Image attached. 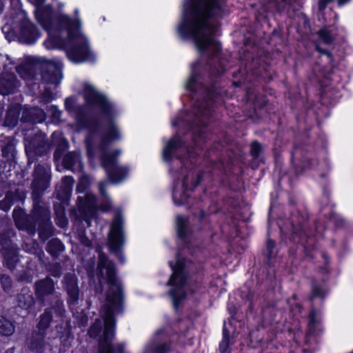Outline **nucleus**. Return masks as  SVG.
<instances>
[{"label":"nucleus","mask_w":353,"mask_h":353,"mask_svg":"<svg viewBox=\"0 0 353 353\" xmlns=\"http://www.w3.org/2000/svg\"><path fill=\"white\" fill-rule=\"evenodd\" d=\"M95 196L92 194H86L84 196L77 197V203L80 212L83 210L90 208L95 202Z\"/></svg>","instance_id":"obj_45"},{"label":"nucleus","mask_w":353,"mask_h":353,"mask_svg":"<svg viewBox=\"0 0 353 353\" xmlns=\"http://www.w3.org/2000/svg\"><path fill=\"white\" fill-rule=\"evenodd\" d=\"M74 179L72 176H65L61 179V183L59 187L72 192Z\"/></svg>","instance_id":"obj_58"},{"label":"nucleus","mask_w":353,"mask_h":353,"mask_svg":"<svg viewBox=\"0 0 353 353\" xmlns=\"http://www.w3.org/2000/svg\"><path fill=\"white\" fill-rule=\"evenodd\" d=\"M104 309V330L103 336L98 342L97 353H111L116 350L117 344H113L116 329L115 312H123L118 310L111 305H106Z\"/></svg>","instance_id":"obj_9"},{"label":"nucleus","mask_w":353,"mask_h":353,"mask_svg":"<svg viewBox=\"0 0 353 353\" xmlns=\"http://www.w3.org/2000/svg\"><path fill=\"white\" fill-rule=\"evenodd\" d=\"M60 323L56 325V330L59 338H69L71 335L72 326L70 319H66L59 321Z\"/></svg>","instance_id":"obj_42"},{"label":"nucleus","mask_w":353,"mask_h":353,"mask_svg":"<svg viewBox=\"0 0 353 353\" xmlns=\"http://www.w3.org/2000/svg\"><path fill=\"white\" fill-rule=\"evenodd\" d=\"M78 155L75 152H68L62 159V165L68 170H73L77 163Z\"/></svg>","instance_id":"obj_48"},{"label":"nucleus","mask_w":353,"mask_h":353,"mask_svg":"<svg viewBox=\"0 0 353 353\" xmlns=\"http://www.w3.org/2000/svg\"><path fill=\"white\" fill-rule=\"evenodd\" d=\"M10 196L5 194L4 198L0 201V210L7 212H8L11 207L13 205L12 203L10 201Z\"/></svg>","instance_id":"obj_61"},{"label":"nucleus","mask_w":353,"mask_h":353,"mask_svg":"<svg viewBox=\"0 0 353 353\" xmlns=\"http://www.w3.org/2000/svg\"><path fill=\"white\" fill-rule=\"evenodd\" d=\"M329 293V290L317 283L315 279L310 282V292L308 300L313 302L316 299L324 301Z\"/></svg>","instance_id":"obj_32"},{"label":"nucleus","mask_w":353,"mask_h":353,"mask_svg":"<svg viewBox=\"0 0 353 353\" xmlns=\"http://www.w3.org/2000/svg\"><path fill=\"white\" fill-rule=\"evenodd\" d=\"M201 69V63L199 61L192 63L190 75L185 85V88L188 92L196 94L198 92V88L204 86L203 83L199 82V80L202 79L200 72Z\"/></svg>","instance_id":"obj_24"},{"label":"nucleus","mask_w":353,"mask_h":353,"mask_svg":"<svg viewBox=\"0 0 353 353\" xmlns=\"http://www.w3.org/2000/svg\"><path fill=\"white\" fill-rule=\"evenodd\" d=\"M276 249L275 241L268 238L266 240L265 248L262 251V254L264 256V263L265 265L270 267L272 259L276 256L278 253Z\"/></svg>","instance_id":"obj_36"},{"label":"nucleus","mask_w":353,"mask_h":353,"mask_svg":"<svg viewBox=\"0 0 353 353\" xmlns=\"http://www.w3.org/2000/svg\"><path fill=\"white\" fill-rule=\"evenodd\" d=\"M46 333L32 331L30 338L27 339V346L30 351L35 353H42L45 347V337Z\"/></svg>","instance_id":"obj_29"},{"label":"nucleus","mask_w":353,"mask_h":353,"mask_svg":"<svg viewBox=\"0 0 353 353\" xmlns=\"http://www.w3.org/2000/svg\"><path fill=\"white\" fill-rule=\"evenodd\" d=\"M41 37L38 27L29 19L22 20L19 24V40L26 44L32 45Z\"/></svg>","instance_id":"obj_18"},{"label":"nucleus","mask_w":353,"mask_h":353,"mask_svg":"<svg viewBox=\"0 0 353 353\" xmlns=\"http://www.w3.org/2000/svg\"><path fill=\"white\" fill-rule=\"evenodd\" d=\"M319 39L327 45L332 43L334 38L331 34V32L326 28H321L318 32Z\"/></svg>","instance_id":"obj_55"},{"label":"nucleus","mask_w":353,"mask_h":353,"mask_svg":"<svg viewBox=\"0 0 353 353\" xmlns=\"http://www.w3.org/2000/svg\"><path fill=\"white\" fill-rule=\"evenodd\" d=\"M222 334L223 336L219 345V351L220 353H231L230 348V332L225 325L223 326Z\"/></svg>","instance_id":"obj_47"},{"label":"nucleus","mask_w":353,"mask_h":353,"mask_svg":"<svg viewBox=\"0 0 353 353\" xmlns=\"http://www.w3.org/2000/svg\"><path fill=\"white\" fill-rule=\"evenodd\" d=\"M50 178L34 177L32 188L33 192L43 193L48 189Z\"/></svg>","instance_id":"obj_44"},{"label":"nucleus","mask_w":353,"mask_h":353,"mask_svg":"<svg viewBox=\"0 0 353 353\" xmlns=\"http://www.w3.org/2000/svg\"><path fill=\"white\" fill-rule=\"evenodd\" d=\"M207 141V134L201 129H197L192 132L191 137V147L192 150H203Z\"/></svg>","instance_id":"obj_38"},{"label":"nucleus","mask_w":353,"mask_h":353,"mask_svg":"<svg viewBox=\"0 0 353 353\" xmlns=\"http://www.w3.org/2000/svg\"><path fill=\"white\" fill-rule=\"evenodd\" d=\"M14 330V322L3 316H0V334L4 336H10L12 335Z\"/></svg>","instance_id":"obj_43"},{"label":"nucleus","mask_w":353,"mask_h":353,"mask_svg":"<svg viewBox=\"0 0 353 353\" xmlns=\"http://www.w3.org/2000/svg\"><path fill=\"white\" fill-rule=\"evenodd\" d=\"M53 319L52 309L46 308L43 312L39 316L37 324L39 332L46 333Z\"/></svg>","instance_id":"obj_39"},{"label":"nucleus","mask_w":353,"mask_h":353,"mask_svg":"<svg viewBox=\"0 0 353 353\" xmlns=\"http://www.w3.org/2000/svg\"><path fill=\"white\" fill-rule=\"evenodd\" d=\"M229 226L231 228L229 232L225 231L224 225H222L221 227V230L222 232L228 236H232L234 233H237L239 230L238 225L236 223V220L234 219H232V225H230Z\"/></svg>","instance_id":"obj_62"},{"label":"nucleus","mask_w":353,"mask_h":353,"mask_svg":"<svg viewBox=\"0 0 353 353\" xmlns=\"http://www.w3.org/2000/svg\"><path fill=\"white\" fill-rule=\"evenodd\" d=\"M168 265L172 273L170 275L167 285L170 287L168 295L172 301L173 310L175 314H179L182 309L183 301L187 298L185 287L188 279V272L186 271V260L184 257L177 256L175 263L170 261Z\"/></svg>","instance_id":"obj_5"},{"label":"nucleus","mask_w":353,"mask_h":353,"mask_svg":"<svg viewBox=\"0 0 353 353\" xmlns=\"http://www.w3.org/2000/svg\"><path fill=\"white\" fill-rule=\"evenodd\" d=\"M0 245H1L3 265L11 270L15 269L19 261L17 248L12 246V241L5 234H0Z\"/></svg>","instance_id":"obj_13"},{"label":"nucleus","mask_w":353,"mask_h":353,"mask_svg":"<svg viewBox=\"0 0 353 353\" xmlns=\"http://www.w3.org/2000/svg\"><path fill=\"white\" fill-rule=\"evenodd\" d=\"M273 78L264 65L239 68L232 74V85L234 88H242L246 91L248 99L256 100V96L253 91L258 84L270 83Z\"/></svg>","instance_id":"obj_7"},{"label":"nucleus","mask_w":353,"mask_h":353,"mask_svg":"<svg viewBox=\"0 0 353 353\" xmlns=\"http://www.w3.org/2000/svg\"><path fill=\"white\" fill-rule=\"evenodd\" d=\"M64 107H65V110H67L68 112H75V119H77V108L81 107L82 108L83 110H85L84 107L83 106H81V105H78V106H75V99L74 97L72 96H70V97H66L65 99V101H64ZM85 112V110H84Z\"/></svg>","instance_id":"obj_52"},{"label":"nucleus","mask_w":353,"mask_h":353,"mask_svg":"<svg viewBox=\"0 0 353 353\" xmlns=\"http://www.w3.org/2000/svg\"><path fill=\"white\" fill-rule=\"evenodd\" d=\"M41 77L43 83L58 85L63 78L61 63L51 60L46 61L41 65Z\"/></svg>","instance_id":"obj_15"},{"label":"nucleus","mask_w":353,"mask_h":353,"mask_svg":"<svg viewBox=\"0 0 353 353\" xmlns=\"http://www.w3.org/2000/svg\"><path fill=\"white\" fill-rule=\"evenodd\" d=\"M90 187V180L88 176H83L81 177L76 186L77 193H84Z\"/></svg>","instance_id":"obj_57"},{"label":"nucleus","mask_w":353,"mask_h":353,"mask_svg":"<svg viewBox=\"0 0 353 353\" xmlns=\"http://www.w3.org/2000/svg\"><path fill=\"white\" fill-rule=\"evenodd\" d=\"M72 39H70L68 37L65 38L60 34L50 35L48 39L44 41V44L48 48H59L66 51L69 42Z\"/></svg>","instance_id":"obj_33"},{"label":"nucleus","mask_w":353,"mask_h":353,"mask_svg":"<svg viewBox=\"0 0 353 353\" xmlns=\"http://www.w3.org/2000/svg\"><path fill=\"white\" fill-rule=\"evenodd\" d=\"M124 242L123 218L120 214H117L115 215L110 226L108 246L110 252L114 254L121 264L125 263V259L122 250Z\"/></svg>","instance_id":"obj_10"},{"label":"nucleus","mask_w":353,"mask_h":353,"mask_svg":"<svg viewBox=\"0 0 353 353\" xmlns=\"http://www.w3.org/2000/svg\"><path fill=\"white\" fill-rule=\"evenodd\" d=\"M170 333L166 328H161L157 330L156 336L157 339L152 342L148 347V350L150 353H170L173 348V342L169 339L162 342L161 339H159V336H170Z\"/></svg>","instance_id":"obj_20"},{"label":"nucleus","mask_w":353,"mask_h":353,"mask_svg":"<svg viewBox=\"0 0 353 353\" xmlns=\"http://www.w3.org/2000/svg\"><path fill=\"white\" fill-rule=\"evenodd\" d=\"M70 204H65L61 201L54 202L53 210L55 219L58 221L57 224L61 228H64L68 224L65 210Z\"/></svg>","instance_id":"obj_34"},{"label":"nucleus","mask_w":353,"mask_h":353,"mask_svg":"<svg viewBox=\"0 0 353 353\" xmlns=\"http://www.w3.org/2000/svg\"><path fill=\"white\" fill-rule=\"evenodd\" d=\"M17 140L14 137H6L0 141L1 156L8 162H15Z\"/></svg>","instance_id":"obj_26"},{"label":"nucleus","mask_w":353,"mask_h":353,"mask_svg":"<svg viewBox=\"0 0 353 353\" xmlns=\"http://www.w3.org/2000/svg\"><path fill=\"white\" fill-rule=\"evenodd\" d=\"M34 17L43 30L48 32L54 30L55 14L50 6L38 8L34 12Z\"/></svg>","instance_id":"obj_22"},{"label":"nucleus","mask_w":353,"mask_h":353,"mask_svg":"<svg viewBox=\"0 0 353 353\" xmlns=\"http://www.w3.org/2000/svg\"><path fill=\"white\" fill-rule=\"evenodd\" d=\"M212 44L215 51L210 53L208 58L210 82L205 88V98L208 101L219 102L223 101L225 85L221 76L226 71L228 61L220 57L221 44L214 40Z\"/></svg>","instance_id":"obj_4"},{"label":"nucleus","mask_w":353,"mask_h":353,"mask_svg":"<svg viewBox=\"0 0 353 353\" xmlns=\"http://www.w3.org/2000/svg\"><path fill=\"white\" fill-rule=\"evenodd\" d=\"M121 154V150L115 149L111 152L103 151L100 157L101 165L102 167H108L118 163V157Z\"/></svg>","instance_id":"obj_41"},{"label":"nucleus","mask_w":353,"mask_h":353,"mask_svg":"<svg viewBox=\"0 0 353 353\" xmlns=\"http://www.w3.org/2000/svg\"><path fill=\"white\" fill-rule=\"evenodd\" d=\"M106 172L108 179L112 183H118L125 179L129 169L125 166H120L118 163L108 167H102Z\"/></svg>","instance_id":"obj_28"},{"label":"nucleus","mask_w":353,"mask_h":353,"mask_svg":"<svg viewBox=\"0 0 353 353\" xmlns=\"http://www.w3.org/2000/svg\"><path fill=\"white\" fill-rule=\"evenodd\" d=\"M56 283L50 276L39 279L34 284V294L38 302L43 306L48 305L47 298L58 295L55 289Z\"/></svg>","instance_id":"obj_14"},{"label":"nucleus","mask_w":353,"mask_h":353,"mask_svg":"<svg viewBox=\"0 0 353 353\" xmlns=\"http://www.w3.org/2000/svg\"><path fill=\"white\" fill-rule=\"evenodd\" d=\"M321 256L324 260L322 265L319 267V271L322 274H328L330 273V258L328 253L325 251L321 252Z\"/></svg>","instance_id":"obj_51"},{"label":"nucleus","mask_w":353,"mask_h":353,"mask_svg":"<svg viewBox=\"0 0 353 353\" xmlns=\"http://www.w3.org/2000/svg\"><path fill=\"white\" fill-rule=\"evenodd\" d=\"M19 81L13 72L0 73V94L9 95L15 92Z\"/></svg>","instance_id":"obj_25"},{"label":"nucleus","mask_w":353,"mask_h":353,"mask_svg":"<svg viewBox=\"0 0 353 353\" xmlns=\"http://www.w3.org/2000/svg\"><path fill=\"white\" fill-rule=\"evenodd\" d=\"M46 250L53 259H58L65 250V245L59 238H52L47 243Z\"/></svg>","instance_id":"obj_35"},{"label":"nucleus","mask_w":353,"mask_h":353,"mask_svg":"<svg viewBox=\"0 0 353 353\" xmlns=\"http://www.w3.org/2000/svg\"><path fill=\"white\" fill-rule=\"evenodd\" d=\"M21 111V106L19 104L10 106L5 115L3 126L10 129H13L16 127L19 122Z\"/></svg>","instance_id":"obj_31"},{"label":"nucleus","mask_w":353,"mask_h":353,"mask_svg":"<svg viewBox=\"0 0 353 353\" xmlns=\"http://www.w3.org/2000/svg\"><path fill=\"white\" fill-rule=\"evenodd\" d=\"M50 307L48 308L52 309V314H54L55 317L59 319V321L68 319L66 316L65 309L64 307L63 301L59 295H56L54 301L48 303Z\"/></svg>","instance_id":"obj_37"},{"label":"nucleus","mask_w":353,"mask_h":353,"mask_svg":"<svg viewBox=\"0 0 353 353\" xmlns=\"http://www.w3.org/2000/svg\"><path fill=\"white\" fill-rule=\"evenodd\" d=\"M223 204L231 209L236 210L240 207L239 196L234 192H230L223 199Z\"/></svg>","instance_id":"obj_46"},{"label":"nucleus","mask_w":353,"mask_h":353,"mask_svg":"<svg viewBox=\"0 0 353 353\" xmlns=\"http://www.w3.org/2000/svg\"><path fill=\"white\" fill-rule=\"evenodd\" d=\"M198 114H199L200 117H204V118H210L212 113V110L209 107H199L198 109Z\"/></svg>","instance_id":"obj_64"},{"label":"nucleus","mask_w":353,"mask_h":353,"mask_svg":"<svg viewBox=\"0 0 353 353\" xmlns=\"http://www.w3.org/2000/svg\"><path fill=\"white\" fill-rule=\"evenodd\" d=\"M79 37L70 41L65 51L68 58L74 63H81L91 56L88 41L85 39L79 41Z\"/></svg>","instance_id":"obj_12"},{"label":"nucleus","mask_w":353,"mask_h":353,"mask_svg":"<svg viewBox=\"0 0 353 353\" xmlns=\"http://www.w3.org/2000/svg\"><path fill=\"white\" fill-rule=\"evenodd\" d=\"M318 313V310L312 305L307 315V334L309 336L315 334L316 327L320 324V319L317 316Z\"/></svg>","instance_id":"obj_40"},{"label":"nucleus","mask_w":353,"mask_h":353,"mask_svg":"<svg viewBox=\"0 0 353 353\" xmlns=\"http://www.w3.org/2000/svg\"><path fill=\"white\" fill-rule=\"evenodd\" d=\"M46 119L45 111L38 107L26 108L21 113V121L31 124L41 123Z\"/></svg>","instance_id":"obj_27"},{"label":"nucleus","mask_w":353,"mask_h":353,"mask_svg":"<svg viewBox=\"0 0 353 353\" xmlns=\"http://www.w3.org/2000/svg\"><path fill=\"white\" fill-rule=\"evenodd\" d=\"M181 148H186L189 151V144L178 134L172 136L163 148V158L167 163H171L174 154Z\"/></svg>","instance_id":"obj_19"},{"label":"nucleus","mask_w":353,"mask_h":353,"mask_svg":"<svg viewBox=\"0 0 353 353\" xmlns=\"http://www.w3.org/2000/svg\"><path fill=\"white\" fill-rule=\"evenodd\" d=\"M262 150V145L258 141L255 140L251 143L250 154L253 159H258Z\"/></svg>","instance_id":"obj_56"},{"label":"nucleus","mask_w":353,"mask_h":353,"mask_svg":"<svg viewBox=\"0 0 353 353\" xmlns=\"http://www.w3.org/2000/svg\"><path fill=\"white\" fill-rule=\"evenodd\" d=\"M83 97L92 114L88 115L82 108H78L77 123L87 130L85 138L86 152L88 157H92L95 137L100 139L99 148L102 152L107 150L112 143L121 139V133L117 123L119 110L105 94L89 83L83 86Z\"/></svg>","instance_id":"obj_1"},{"label":"nucleus","mask_w":353,"mask_h":353,"mask_svg":"<svg viewBox=\"0 0 353 353\" xmlns=\"http://www.w3.org/2000/svg\"><path fill=\"white\" fill-rule=\"evenodd\" d=\"M12 205H17L12 211V218L16 228L33 236L38 232L39 237L46 241L54 235V228L51 221L50 208L39 201H34L30 214L19 206L23 205L26 199V191L19 188L6 192Z\"/></svg>","instance_id":"obj_3"},{"label":"nucleus","mask_w":353,"mask_h":353,"mask_svg":"<svg viewBox=\"0 0 353 353\" xmlns=\"http://www.w3.org/2000/svg\"><path fill=\"white\" fill-rule=\"evenodd\" d=\"M306 134L305 143H294L291 151V162L297 171L304 172L311 168L313 165V150L321 146L326 148L327 141L324 134H319L317 139L314 143L309 142V137Z\"/></svg>","instance_id":"obj_8"},{"label":"nucleus","mask_w":353,"mask_h":353,"mask_svg":"<svg viewBox=\"0 0 353 353\" xmlns=\"http://www.w3.org/2000/svg\"><path fill=\"white\" fill-rule=\"evenodd\" d=\"M15 300L17 306L26 310L28 314L35 311L36 300L30 288L23 287L17 293Z\"/></svg>","instance_id":"obj_23"},{"label":"nucleus","mask_w":353,"mask_h":353,"mask_svg":"<svg viewBox=\"0 0 353 353\" xmlns=\"http://www.w3.org/2000/svg\"><path fill=\"white\" fill-rule=\"evenodd\" d=\"M290 219L292 227L291 239L299 242L306 235L308 217L301 211L296 210L291 213Z\"/></svg>","instance_id":"obj_17"},{"label":"nucleus","mask_w":353,"mask_h":353,"mask_svg":"<svg viewBox=\"0 0 353 353\" xmlns=\"http://www.w3.org/2000/svg\"><path fill=\"white\" fill-rule=\"evenodd\" d=\"M42 96H43V98L44 99V101L46 103H50L53 99H54V93L52 91V89L50 88H45L42 94Z\"/></svg>","instance_id":"obj_63"},{"label":"nucleus","mask_w":353,"mask_h":353,"mask_svg":"<svg viewBox=\"0 0 353 353\" xmlns=\"http://www.w3.org/2000/svg\"><path fill=\"white\" fill-rule=\"evenodd\" d=\"M98 268L99 269L97 273L99 278L103 277V270H106V283L109 285L105 296L106 305H111L118 310L123 311V287L118 280L116 265L103 252L99 254Z\"/></svg>","instance_id":"obj_6"},{"label":"nucleus","mask_w":353,"mask_h":353,"mask_svg":"<svg viewBox=\"0 0 353 353\" xmlns=\"http://www.w3.org/2000/svg\"><path fill=\"white\" fill-rule=\"evenodd\" d=\"M72 193V192L68 190L58 187L54 192V196L58 201L63 202L65 204H70Z\"/></svg>","instance_id":"obj_49"},{"label":"nucleus","mask_w":353,"mask_h":353,"mask_svg":"<svg viewBox=\"0 0 353 353\" xmlns=\"http://www.w3.org/2000/svg\"><path fill=\"white\" fill-rule=\"evenodd\" d=\"M176 230L177 238L182 241H185L192 234L190 220L188 216L183 215L176 216Z\"/></svg>","instance_id":"obj_30"},{"label":"nucleus","mask_w":353,"mask_h":353,"mask_svg":"<svg viewBox=\"0 0 353 353\" xmlns=\"http://www.w3.org/2000/svg\"><path fill=\"white\" fill-rule=\"evenodd\" d=\"M81 22L79 19H73L68 15L61 13L55 14L54 30L57 31L66 30L68 37L77 38L79 36V29Z\"/></svg>","instance_id":"obj_16"},{"label":"nucleus","mask_w":353,"mask_h":353,"mask_svg":"<svg viewBox=\"0 0 353 353\" xmlns=\"http://www.w3.org/2000/svg\"><path fill=\"white\" fill-rule=\"evenodd\" d=\"M0 283L4 291L10 290L12 287V279L10 276L7 274L0 275Z\"/></svg>","instance_id":"obj_60"},{"label":"nucleus","mask_w":353,"mask_h":353,"mask_svg":"<svg viewBox=\"0 0 353 353\" xmlns=\"http://www.w3.org/2000/svg\"><path fill=\"white\" fill-rule=\"evenodd\" d=\"M194 216L198 219L199 222L203 225V229H210V214L206 213L203 209L194 213Z\"/></svg>","instance_id":"obj_50"},{"label":"nucleus","mask_w":353,"mask_h":353,"mask_svg":"<svg viewBox=\"0 0 353 353\" xmlns=\"http://www.w3.org/2000/svg\"><path fill=\"white\" fill-rule=\"evenodd\" d=\"M203 179V172L199 171L196 174L195 179H193L190 186L188 183V175H185L182 180V190L178 192L173 189L172 200L175 205L179 207L187 205L190 207L193 205L195 198L192 197L191 193L194 189L202 182Z\"/></svg>","instance_id":"obj_11"},{"label":"nucleus","mask_w":353,"mask_h":353,"mask_svg":"<svg viewBox=\"0 0 353 353\" xmlns=\"http://www.w3.org/2000/svg\"><path fill=\"white\" fill-rule=\"evenodd\" d=\"M46 110L50 115L52 121L59 122L61 121V117L62 112L59 110L58 106L56 105H50L47 106Z\"/></svg>","instance_id":"obj_54"},{"label":"nucleus","mask_w":353,"mask_h":353,"mask_svg":"<svg viewBox=\"0 0 353 353\" xmlns=\"http://www.w3.org/2000/svg\"><path fill=\"white\" fill-rule=\"evenodd\" d=\"M49 273L50 276L54 278H60L62 275V268L60 263H55L50 265L49 268Z\"/></svg>","instance_id":"obj_59"},{"label":"nucleus","mask_w":353,"mask_h":353,"mask_svg":"<svg viewBox=\"0 0 353 353\" xmlns=\"http://www.w3.org/2000/svg\"><path fill=\"white\" fill-rule=\"evenodd\" d=\"M33 176L34 177L50 178V176L48 174L47 165L41 163L35 165Z\"/></svg>","instance_id":"obj_53"},{"label":"nucleus","mask_w":353,"mask_h":353,"mask_svg":"<svg viewBox=\"0 0 353 353\" xmlns=\"http://www.w3.org/2000/svg\"><path fill=\"white\" fill-rule=\"evenodd\" d=\"M63 288L67 294V303L76 305L79 299V288L77 279L72 274H67L63 279Z\"/></svg>","instance_id":"obj_21"},{"label":"nucleus","mask_w":353,"mask_h":353,"mask_svg":"<svg viewBox=\"0 0 353 353\" xmlns=\"http://www.w3.org/2000/svg\"><path fill=\"white\" fill-rule=\"evenodd\" d=\"M226 0H185L182 19L177 32L183 39L194 40L201 54L212 45L213 36L218 27L212 19H222Z\"/></svg>","instance_id":"obj_2"}]
</instances>
